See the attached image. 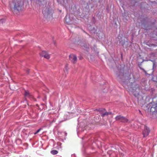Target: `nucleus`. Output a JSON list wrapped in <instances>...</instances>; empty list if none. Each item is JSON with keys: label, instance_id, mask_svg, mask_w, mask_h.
Listing matches in <instances>:
<instances>
[{"label": "nucleus", "instance_id": "1", "mask_svg": "<svg viewBox=\"0 0 157 157\" xmlns=\"http://www.w3.org/2000/svg\"><path fill=\"white\" fill-rule=\"evenodd\" d=\"M127 90L128 91L132 92L134 96L137 98L138 102L139 103L140 100L139 98L140 97L142 98V97L141 95H140V88L139 85L136 84L135 83H132L128 86Z\"/></svg>", "mask_w": 157, "mask_h": 157}, {"label": "nucleus", "instance_id": "2", "mask_svg": "<svg viewBox=\"0 0 157 157\" xmlns=\"http://www.w3.org/2000/svg\"><path fill=\"white\" fill-rule=\"evenodd\" d=\"M141 23L143 25L144 28L146 30H148L151 29L152 26H153L155 24L154 22L151 23L150 21L148 20L147 18L144 19L143 21H142Z\"/></svg>", "mask_w": 157, "mask_h": 157}, {"label": "nucleus", "instance_id": "3", "mask_svg": "<svg viewBox=\"0 0 157 157\" xmlns=\"http://www.w3.org/2000/svg\"><path fill=\"white\" fill-rule=\"evenodd\" d=\"M149 105L148 109L149 110L151 113L157 116V103L151 102Z\"/></svg>", "mask_w": 157, "mask_h": 157}, {"label": "nucleus", "instance_id": "4", "mask_svg": "<svg viewBox=\"0 0 157 157\" xmlns=\"http://www.w3.org/2000/svg\"><path fill=\"white\" fill-rule=\"evenodd\" d=\"M22 4L21 0L15 2L14 5L13 10L14 12L20 11L22 9Z\"/></svg>", "mask_w": 157, "mask_h": 157}, {"label": "nucleus", "instance_id": "5", "mask_svg": "<svg viewBox=\"0 0 157 157\" xmlns=\"http://www.w3.org/2000/svg\"><path fill=\"white\" fill-rule=\"evenodd\" d=\"M115 119L117 121L123 123L127 122L128 121L127 118L121 115L117 116Z\"/></svg>", "mask_w": 157, "mask_h": 157}, {"label": "nucleus", "instance_id": "6", "mask_svg": "<svg viewBox=\"0 0 157 157\" xmlns=\"http://www.w3.org/2000/svg\"><path fill=\"white\" fill-rule=\"evenodd\" d=\"M98 111L100 112V114L102 117H104L105 116H107L112 114V113L111 112L106 111L105 109H100Z\"/></svg>", "mask_w": 157, "mask_h": 157}, {"label": "nucleus", "instance_id": "7", "mask_svg": "<svg viewBox=\"0 0 157 157\" xmlns=\"http://www.w3.org/2000/svg\"><path fill=\"white\" fill-rule=\"evenodd\" d=\"M150 132V130L149 128L145 126L144 129L142 132V134L144 137L147 136Z\"/></svg>", "mask_w": 157, "mask_h": 157}, {"label": "nucleus", "instance_id": "8", "mask_svg": "<svg viewBox=\"0 0 157 157\" xmlns=\"http://www.w3.org/2000/svg\"><path fill=\"white\" fill-rule=\"evenodd\" d=\"M69 58L72 63H75L77 61V57L75 55L71 54L69 56Z\"/></svg>", "mask_w": 157, "mask_h": 157}, {"label": "nucleus", "instance_id": "9", "mask_svg": "<svg viewBox=\"0 0 157 157\" xmlns=\"http://www.w3.org/2000/svg\"><path fill=\"white\" fill-rule=\"evenodd\" d=\"M82 46L83 47V48L86 51H88L89 49V45L88 43H82Z\"/></svg>", "mask_w": 157, "mask_h": 157}, {"label": "nucleus", "instance_id": "10", "mask_svg": "<svg viewBox=\"0 0 157 157\" xmlns=\"http://www.w3.org/2000/svg\"><path fill=\"white\" fill-rule=\"evenodd\" d=\"M25 96L29 98H32V95L30 94L29 92L28 91H25Z\"/></svg>", "mask_w": 157, "mask_h": 157}, {"label": "nucleus", "instance_id": "11", "mask_svg": "<svg viewBox=\"0 0 157 157\" xmlns=\"http://www.w3.org/2000/svg\"><path fill=\"white\" fill-rule=\"evenodd\" d=\"M151 61L153 63V68L152 69H154V68L155 67H156V65H155V61L154 60H151L150 59H143L142 61L141 62V63H142L144 61Z\"/></svg>", "mask_w": 157, "mask_h": 157}, {"label": "nucleus", "instance_id": "12", "mask_svg": "<svg viewBox=\"0 0 157 157\" xmlns=\"http://www.w3.org/2000/svg\"><path fill=\"white\" fill-rule=\"evenodd\" d=\"M157 36V29L153 31L151 35V37L153 38L156 37Z\"/></svg>", "mask_w": 157, "mask_h": 157}, {"label": "nucleus", "instance_id": "13", "mask_svg": "<svg viewBox=\"0 0 157 157\" xmlns=\"http://www.w3.org/2000/svg\"><path fill=\"white\" fill-rule=\"evenodd\" d=\"M121 75H122V76H121L120 75H118V77L119 78V79H121V80L123 81L125 79V78H126L124 76V75H122L123 74V73H120Z\"/></svg>", "mask_w": 157, "mask_h": 157}, {"label": "nucleus", "instance_id": "14", "mask_svg": "<svg viewBox=\"0 0 157 157\" xmlns=\"http://www.w3.org/2000/svg\"><path fill=\"white\" fill-rule=\"evenodd\" d=\"M51 153L53 155L57 154L58 153V151L56 150H52L51 151Z\"/></svg>", "mask_w": 157, "mask_h": 157}, {"label": "nucleus", "instance_id": "15", "mask_svg": "<svg viewBox=\"0 0 157 157\" xmlns=\"http://www.w3.org/2000/svg\"><path fill=\"white\" fill-rule=\"evenodd\" d=\"M47 52L43 51L41 52L40 53V56L44 57V55L45 54H46Z\"/></svg>", "mask_w": 157, "mask_h": 157}, {"label": "nucleus", "instance_id": "16", "mask_svg": "<svg viewBox=\"0 0 157 157\" xmlns=\"http://www.w3.org/2000/svg\"><path fill=\"white\" fill-rule=\"evenodd\" d=\"M44 57L45 58L48 59H49L50 58V55L47 52L46 54H45L44 55Z\"/></svg>", "mask_w": 157, "mask_h": 157}, {"label": "nucleus", "instance_id": "17", "mask_svg": "<svg viewBox=\"0 0 157 157\" xmlns=\"http://www.w3.org/2000/svg\"><path fill=\"white\" fill-rule=\"evenodd\" d=\"M6 20L5 19H0V24H2L5 22Z\"/></svg>", "mask_w": 157, "mask_h": 157}, {"label": "nucleus", "instance_id": "18", "mask_svg": "<svg viewBox=\"0 0 157 157\" xmlns=\"http://www.w3.org/2000/svg\"><path fill=\"white\" fill-rule=\"evenodd\" d=\"M152 79L155 82H156L157 80V76H154L152 78Z\"/></svg>", "mask_w": 157, "mask_h": 157}, {"label": "nucleus", "instance_id": "19", "mask_svg": "<svg viewBox=\"0 0 157 157\" xmlns=\"http://www.w3.org/2000/svg\"><path fill=\"white\" fill-rule=\"evenodd\" d=\"M140 69L141 70L143 71L145 73V74L146 75H148V74L147 73V71L144 69L142 67H140Z\"/></svg>", "mask_w": 157, "mask_h": 157}, {"label": "nucleus", "instance_id": "20", "mask_svg": "<svg viewBox=\"0 0 157 157\" xmlns=\"http://www.w3.org/2000/svg\"><path fill=\"white\" fill-rule=\"evenodd\" d=\"M41 128H40V129H38L37 130V131L36 132H35L34 133V134L35 135H36V134H37L38 132H39L40 131V130H41Z\"/></svg>", "mask_w": 157, "mask_h": 157}, {"label": "nucleus", "instance_id": "21", "mask_svg": "<svg viewBox=\"0 0 157 157\" xmlns=\"http://www.w3.org/2000/svg\"><path fill=\"white\" fill-rule=\"evenodd\" d=\"M146 44L147 45H148V46H151L152 45H153L152 44H148V43L147 42V43H146Z\"/></svg>", "mask_w": 157, "mask_h": 157}, {"label": "nucleus", "instance_id": "22", "mask_svg": "<svg viewBox=\"0 0 157 157\" xmlns=\"http://www.w3.org/2000/svg\"><path fill=\"white\" fill-rule=\"evenodd\" d=\"M29 69H28L27 71H26V73H27V74H28L29 73Z\"/></svg>", "mask_w": 157, "mask_h": 157}, {"label": "nucleus", "instance_id": "23", "mask_svg": "<svg viewBox=\"0 0 157 157\" xmlns=\"http://www.w3.org/2000/svg\"><path fill=\"white\" fill-rule=\"evenodd\" d=\"M154 2H155V3H157V1H154Z\"/></svg>", "mask_w": 157, "mask_h": 157}, {"label": "nucleus", "instance_id": "24", "mask_svg": "<svg viewBox=\"0 0 157 157\" xmlns=\"http://www.w3.org/2000/svg\"><path fill=\"white\" fill-rule=\"evenodd\" d=\"M44 0H39V1L41 2H42V1H43Z\"/></svg>", "mask_w": 157, "mask_h": 157}, {"label": "nucleus", "instance_id": "25", "mask_svg": "<svg viewBox=\"0 0 157 157\" xmlns=\"http://www.w3.org/2000/svg\"><path fill=\"white\" fill-rule=\"evenodd\" d=\"M65 69H66V71H67V67H66H66Z\"/></svg>", "mask_w": 157, "mask_h": 157}, {"label": "nucleus", "instance_id": "26", "mask_svg": "<svg viewBox=\"0 0 157 157\" xmlns=\"http://www.w3.org/2000/svg\"><path fill=\"white\" fill-rule=\"evenodd\" d=\"M54 44H55V42H54Z\"/></svg>", "mask_w": 157, "mask_h": 157}]
</instances>
